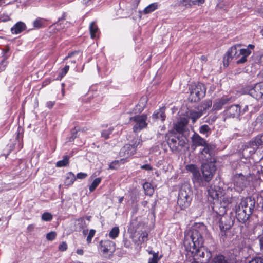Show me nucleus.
I'll return each instance as SVG.
<instances>
[{"label": "nucleus", "mask_w": 263, "mask_h": 263, "mask_svg": "<svg viewBox=\"0 0 263 263\" xmlns=\"http://www.w3.org/2000/svg\"><path fill=\"white\" fill-rule=\"evenodd\" d=\"M255 205V200L252 197L242 199L236 208V217L239 222L249 227L250 222V216L252 213Z\"/></svg>", "instance_id": "3"}, {"label": "nucleus", "mask_w": 263, "mask_h": 263, "mask_svg": "<svg viewBox=\"0 0 263 263\" xmlns=\"http://www.w3.org/2000/svg\"><path fill=\"white\" fill-rule=\"evenodd\" d=\"M56 236H57L56 233L54 231H51L47 234L46 239L48 240L52 241L55 238Z\"/></svg>", "instance_id": "47"}, {"label": "nucleus", "mask_w": 263, "mask_h": 263, "mask_svg": "<svg viewBox=\"0 0 263 263\" xmlns=\"http://www.w3.org/2000/svg\"><path fill=\"white\" fill-rule=\"evenodd\" d=\"M148 234L146 232H143L140 234L139 238V241L140 242H143L147 240Z\"/></svg>", "instance_id": "46"}, {"label": "nucleus", "mask_w": 263, "mask_h": 263, "mask_svg": "<svg viewBox=\"0 0 263 263\" xmlns=\"http://www.w3.org/2000/svg\"><path fill=\"white\" fill-rule=\"evenodd\" d=\"M54 104H55V102L54 101L53 102V101H48L46 103V106L48 108L51 109L53 107Z\"/></svg>", "instance_id": "61"}, {"label": "nucleus", "mask_w": 263, "mask_h": 263, "mask_svg": "<svg viewBox=\"0 0 263 263\" xmlns=\"http://www.w3.org/2000/svg\"><path fill=\"white\" fill-rule=\"evenodd\" d=\"M65 13H64L62 17L59 19L58 21L55 24V25L57 26H58L59 25L61 26L62 25V24L63 23V22L65 21Z\"/></svg>", "instance_id": "57"}, {"label": "nucleus", "mask_w": 263, "mask_h": 263, "mask_svg": "<svg viewBox=\"0 0 263 263\" xmlns=\"http://www.w3.org/2000/svg\"><path fill=\"white\" fill-rule=\"evenodd\" d=\"M79 51H74V52H71V53H68V55H67V56H66V57L65 58L64 60H67L68 58H71V57H73L74 55H75V54H79Z\"/></svg>", "instance_id": "60"}, {"label": "nucleus", "mask_w": 263, "mask_h": 263, "mask_svg": "<svg viewBox=\"0 0 263 263\" xmlns=\"http://www.w3.org/2000/svg\"><path fill=\"white\" fill-rule=\"evenodd\" d=\"M69 69V65H66L61 70V71L59 73L58 77H57V80H61L66 74L68 72Z\"/></svg>", "instance_id": "39"}, {"label": "nucleus", "mask_w": 263, "mask_h": 263, "mask_svg": "<svg viewBox=\"0 0 263 263\" xmlns=\"http://www.w3.org/2000/svg\"><path fill=\"white\" fill-rule=\"evenodd\" d=\"M141 168L142 170H145L147 171L152 170L153 168L149 164H145L141 166Z\"/></svg>", "instance_id": "59"}, {"label": "nucleus", "mask_w": 263, "mask_h": 263, "mask_svg": "<svg viewBox=\"0 0 263 263\" xmlns=\"http://www.w3.org/2000/svg\"><path fill=\"white\" fill-rule=\"evenodd\" d=\"M231 180L234 190L238 193H241L250 185L251 181L258 180L263 181V172L257 170L252 174L250 172L236 173L232 175Z\"/></svg>", "instance_id": "2"}, {"label": "nucleus", "mask_w": 263, "mask_h": 263, "mask_svg": "<svg viewBox=\"0 0 263 263\" xmlns=\"http://www.w3.org/2000/svg\"><path fill=\"white\" fill-rule=\"evenodd\" d=\"M35 228V226L34 224H30L27 227V230L28 232H32L33 231Z\"/></svg>", "instance_id": "63"}, {"label": "nucleus", "mask_w": 263, "mask_h": 263, "mask_svg": "<svg viewBox=\"0 0 263 263\" xmlns=\"http://www.w3.org/2000/svg\"><path fill=\"white\" fill-rule=\"evenodd\" d=\"M123 242L124 246L125 248H128V249H131L132 248V242L129 240H128L127 239H124Z\"/></svg>", "instance_id": "53"}, {"label": "nucleus", "mask_w": 263, "mask_h": 263, "mask_svg": "<svg viewBox=\"0 0 263 263\" xmlns=\"http://www.w3.org/2000/svg\"><path fill=\"white\" fill-rule=\"evenodd\" d=\"M244 92L256 100L263 98V83L256 84L254 86H247L244 88Z\"/></svg>", "instance_id": "10"}, {"label": "nucleus", "mask_w": 263, "mask_h": 263, "mask_svg": "<svg viewBox=\"0 0 263 263\" xmlns=\"http://www.w3.org/2000/svg\"><path fill=\"white\" fill-rule=\"evenodd\" d=\"M198 157L202 164L215 162V160L214 157L213 148L212 146L209 144L204 146L199 153Z\"/></svg>", "instance_id": "9"}, {"label": "nucleus", "mask_w": 263, "mask_h": 263, "mask_svg": "<svg viewBox=\"0 0 263 263\" xmlns=\"http://www.w3.org/2000/svg\"><path fill=\"white\" fill-rule=\"evenodd\" d=\"M199 132L201 134L205 135V137H207L210 135L211 130L209 125L204 124L200 127L199 129Z\"/></svg>", "instance_id": "32"}, {"label": "nucleus", "mask_w": 263, "mask_h": 263, "mask_svg": "<svg viewBox=\"0 0 263 263\" xmlns=\"http://www.w3.org/2000/svg\"><path fill=\"white\" fill-rule=\"evenodd\" d=\"M76 180V177L73 173L69 172L67 174L65 183L69 185L72 184Z\"/></svg>", "instance_id": "33"}, {"label": "nucleus", "mask_w": 263, "mask_h": 263, "mask_svg": "<svg viewBox=\"0 0 263 263\" xmlns=\"http://www.w3.org/2000/svg\"><path fill=\"white\" fill-rule=\"evenodd\" d=\"M119 228L118 227H115L112 228L109 233V236L112 239H116L118 237L119 234Z\"/></svg>", "instance_id": "35"}, {"label": "nucleus", "mask_w": 263, "mask_h": 263, "mask_svg": "<svg viewBox=\"0 0 263 263\" xmlns=\"http://www.w3.org/2000/svg\"><path fill=\"white\" fill-rule=\"evenodd\" d=\"M43 22L41 19L38 18L33 22V26L35 28H40L42 26Z\"/></svg>", "instance_id": "50"}, {"label": "nucleus", "mask_w": 263, "mask_h": 263, "mask_svg": "<svg viewBox=\"0 0 263 263\" xmlns=\"http://www.w3.org/2000/svg\"><path fill=\"white\" fill-rule=\"evenodd\" d=\"M77 253L79 255H82L84 253V251L82 249H78L77 250Z\"/></svg>", "instance_id": "64"}, {"label": "nucleus", "mask_w": 263, "mask_h": 263, "mask_svg": "<svg viewBox=\"0 0 263 263\" xmlns=\"http://www.w3.org/2000/svg\"><path fill=\"white\" fill-rule=\"evenodd\" d=\"M205 0H180V4L183 6L187 7L192 5H200L203 4Z\"/></svg>", "instance_id": "25"}, {"label": "nucleus", "mask_w": 263, "mask_h": 263, "mask_svg": "<svg viewBox=\"0 0 263 263\" xmlns=\"http://www.w3.org/2000/svg\"><path fill=\"white\" fill-rule=\"evenodd\" d=\"M101 181V178H96L91 183V184L89 186V190L90 192H93L95 190L98 185L100 183Z\"/></svg>", "instance_id": "37"}, {"label": "nucleus", "mask_w": 263, "mask_h": 263, "mask_svg": "<svg viewBox=\"0 0 263 263\" xmlns=\"http://www.w3.org/2000/svg\"><path fill=\"white\" fill-rule=\"evenodd\" d=\"M160 259L158 257V253L153 252V257L149 258L148 263H158Z\"/></svg>", "instance_id": "41"}, {"label": "nucleus", "mask_w": 263, "mask_h": 263, "mask_svg": "<svg viewBox=\"0 0 263 263\" xmlns=\"http://www.w3.org/2000/svg\"><path fill=\"white\" fill-rule=\"evenodd\" d=\"M10 20V18L9 16L7 14H3L2 15H0V22H7V21H9Z\"/></svg>", "instance_id": "54"}, {"label": "nucleus", "mask_w": 263, "mask_h": 263, "mask_svg": "<svg viewBox=\"0 0 263 263\" xmlns=\"http://www.w3.org/2000/svg\"><path fill=\"white\" fill-rule=\"evenodd\" d=\"M178 141L177 142V144L179 146V147H180L181 148L184 146L185 144L186 143V139L183 137V136H179L178 137Z\"/></svg>", "instance_id": "45"}, {"label": "nucleus", "mask_w": 263, "mask_h": 263, "mask_svg": "<svg viewBox=\"0 0 263 263\" xmlns=\"http://www.w3.org/2000/svg\"><path fill=\"white\" fill-rule=\"evenodd\" d=\"M230 101V98L226 97L216 99L213 103V110L217 111L221 109L224 105L229 103Z\"/></svg>", "instance_id": "18"}, {"label": "nucleus", "mask_w": 263, "mask_h": 263, "mask_svg": "<svg viewBox=\"0 0 263 263\" xmlns=\"http://www.w3.org/2000/svg\"><path fill=\"white\" fill-rule=\"evenodd\" d=\"M193 145L195 147L197 146H205L206 145L209 144L206 140L202 138L200 135L197 133H194L191 137Z\"/></svg>", "instance_id": "19"}, {"label": "nucleus", "mask_w": 263, "mask_h": 263, "mask_svg": "<svg viewBox=\"0 0 263 263\" xmlns=\"http://www.w3.org/2000/svg\"><path fill=\"white\" fill-rule=\"evenodd\" d=\"M240 45H236L231 47L226 52L223 58V64L225 66L229 65V62L233 60H237L240 55L242 57L237 60V64H242L247 61V57L251 53V50L254 46L250 44L247 48L238 49L240 47Z\"/></svg>", "instance_id": "4"}, {"label": "nucleus", "mask_w": 263, "mask_h": 263, "mask_svg": "<svg viewBox=\"0 0 263 263\" xmlns=\"http://www.w3.org/2000/svg\"><path fill=\"white\" fill-rule=\"evenodd\" d=\"M198 110H190L187 112L188 118L191 119L192 122L194 123L203 114L202 109L198 108Z\"/></svg>", "instance_id": "22"}, {"label": "nucleus", "mask_w": 263, "mask_h": 263, "mask_svg": "<svg viewBox=\"0 0 263 263\" xmlns=\"http://www.w3.org/2000/svg\"><path fill=\"white\" fill-rule=\"evenodd\" d=\"M214 163H205L202 164V174L208 182L212 179L216 171Z\"/></svg>", "instance_id": "12"}, {"label": "nucleus", "mask_w": 263, "mask_h": 263, "mask_svg": "<svg viewBox=\"0 0 263 263\" xmlns=\"http://www.w3.org/2000/svg\"><path fill=\"white\" fill-rule=\"evenodd\" d=\"M52 218V215L49 212H45L42 215V219L45 221H50Z\"/></svg>", "instance_id": "44"}, {"label": "nucleus", "mask_w": 263, "mask_h": 263, "mask_svg": "<svg viewBox=\"0 0 263 263\" xmlns=\"http://www.w3.org/2000/svg\"><path fill=\"white\" fill-rule=\"evenodd\" d=\"M114 128L112 127H110L109 128L106 130H104L102 132V136L105 139H108L109 138V136L111 134L114 130Z\"/></svg>", "instance_id": "43"}, {"label": "nucleus", "mask_w": 263, "mask_h": 263, "mask_svg": "<svg viewBox=\"0 0 263 263\" xmlns=\"http://www.w3.org/2000/svg\"><path fill=\"white\" fill-rule=\"evenodd\" d=\"M69 157L67 155L64 156L63 159L58 161L56 163V166L61 167L66 166L69 163Z\"/></svg>", "instance_id": "36"}, {"label": "nucleus", "mask_w": 263, "mask_h": 263, "mask_svg": "<svg viewBox=\"0 0 263 263\" xmlns=\"http://www.w3.org/2000/svg\"><path fill=\"white\" fill-rule=\"evenodd\" d=\"M178 141V137H174L168 140V144L173 152H177L178 151L179 146L177 144Z\"/></svg>", "instance_id": "26"}, {"label": "nucleus", "mask_w": 263, "mask_h": 263, "mask_svg": "<svg viewBox=\"0 0 263 263\" xmlns=\"http://www.w3.org/2000/svg\"><path fill=\"white\" fill-rule=\"evenodd\" d=\"M189 122V118L187 117H180L174 124V129L178 134L182 135L188 130L187 125Z\"/></svg>", "instance_id": "14"}, {"label": "nucleus", "mask_w": 263, "mask_h": 263, "mask_svg": "<svg viewBox=\"0 0 263 263\" xmlns=\"http://www.w3.org/2000/svg\"><path fill=\"white\" fill-rule=\"evenodd\" d=\"M209 263H210L209 262ZM211 263H228L223 255L218 256L212 261Z\"/></svg>", "instance_id": "40"}, {"label": "nucleus", "mask_w": 263, "mask_h": 263, "mask_svg": "<svg viewBox=\"0 0 263 263\" xmlns=\"http://www.w3.org/2000/svg\"><path fill=\"white\" fill-rule=\"evenodd\" d=\"M27 27L26 24L23 22L20 21L16 23L11 28V33L13 34H17L22 33L26 30Z\"/></svg>", "instance_id": "21"}, {"label": "nucleus", "mask_w": 263, "mask_h": 263, "mask_svg": "<svg viewBox=\"0 0 263 263\" xmlns=\"http://www.w3.org/2000/svg\"><path fill=\"white\" fill-rule=\"evenodd\" d=\"M249 263H263L262 257H256L252 259Z\"/></svg>", "instance_id": "55"}, {"label": "nucleus", "mask_w": 263, "mask_h": 263, "mask_svg": "<svg viewBox=\"0 0 263 263\" xmlns=\"http://www.w3.org/2000/svg\"><path fill=\"white\" fill-rule=\"evenodd\" d=\"M59 249L60 250L62 251H65L67 249V245L66 242H63L61 244H60L59 246Z\"/></svg>", "instance_id": "56"}, {"label": "nucleus", "mask_w": 263, "mask_h": 263, "mask_svg": "<svg viewBox=\"0 0 263 263\" xmlns=\"http://www.w3.org/2000/svg\"><path fill=\"white\" fill-rule=\"evenodd\" d=\"M206 227L202 223H196L191 232L185 234L184 245L193 256L191 263H209L212 255L203 246V237L207 234Z\"/></svg>", "instance_id": "1"}, {"label": "nucleus", "mask_w": 263, "mask_h": 263, "mask_svg": "<svg viewBox=\"0 0 263 263\" xmlns=\"http://www.w3.org/2000/svg\"><path fill=\"white\" fill-rule=\"evenodd\" d=\"M142 141L138 137H135L132 140L130 141L129 144L125 145L120 150L119 155L121 157L126 158L134 155L137 148L139 146H141Z\"/></svg>", "instance_id": "6"}, {"label": "nucleus", "mask_w": 263, "mask_h": 263, "mask_svg": "<svg viewBox=\"0 0 263 263\" xmlns=\"http://www.w3.org/2000/svg\"><path fill=\"white\" fill-rule=\"evenodd\" d=\"M212 215L214 219L215 222L219 223L221 237H225L226 231L229 230L233 225V221L231 217L228 215H223L218 213L217 211L215 210V207L213 208V213Z\"/></svg>", "instance_id": "5"}, {"label": "nucleus", "mask_w": 263, "mask_h": 263, "mask_svg": "<svg viewBox=\"0 0 263 263\" xmlns=\"http://www.w3.org/2000/svg\"><path fill=\"white\" fill-rule=\"evenodd\" d=\"M145 195L151 196L154 192L152 185L149 182H145L143 185Z\"/></svg>", "instance_id": "29"}, {"label": "nucleus", "mask_w": 263, "mask_h": 263, "mask_svg": "<svg viewBox=\"0 0 263 263\" xmlns=\"http://www.w3.org/2000/svg\"><path fill=\"white\" fill-rule=\"evenodd\" d=\"M190 202L187 200H182L178 198L177 203L182 209L187 207L190 205Z\"/></svg>", "instance_id": "42"}, {"label": "nucleus", "mask_w": 263, "mask_h": 263, "mask_svg": "<svg viewBox=\"0 0 263 263\" xmlns=\"http://www.w3.org/2000/svg\"><path fill=\"white\" fill-rule=\"evenodd\" d=\"M256 124H259L263 127V114L258 116L256 119Z\"/></svg>", "instance_id": "51"}, {"label": "nucleus", "mask_w": 263, "mask_h": 263, "mask_svg": "<svg viewBox=\"0 0 263 263\" xmlns=\"http://www.w3.org/2000/svg\"><path fill=\"white\" fill-rule=\"evenodd\" d=\"M186 170L192 173V181L195 185L204 186L206 185L207 181L201 176L197 166L194 164H189L185 166Z\"/></svg>", "instance_id": "7"}, {"label": "nucleus", "mask_w": 263, "mask_h": 263, "mask_svg": "<svg viewBox=\"0 0 263 263\" xmlns=\"http://www.w3.org/2000/svg\"><path fill=\"white\" fill-rule=\"evenodd\" d=\"M206 90L205 85L201 83H198L192 85L190 91L191 101L198 102L205 96Z\"/></svg>", "instance_id": "8"}, {"label": "nucleus", "mask_w": 263, "mask_h": 263, "mask_svg": "<svg viewBox=\"0 0 263 263\" xmlns=\"http://www.w3.org/2000/svg\"><path fill=\"white\" fill-rule=\"evenodd\" d=\"M86 226V221L83 218H80L75 221L74 227L77 231H81Z\"/></svg>", "instance_id": "28"}, {"label": "nucleus", "mask_w": 263, "mask_h": 263, "mask_svg": "<svg viewBox=\"0 0 263 263\" xmlns=\"http://www.w3.org/2000/svg\"><path fill=\"white\" fill-rule=\"evenodd\" d=\"M95 232L96 231L95 230L91 229L90 230L89 234L87 237V241L88 243L91 242L92 238L95 235Z\"/></svg>", "instance_id": "49"}, {"label": "nucleus", "mask_w": 263, "mask_h": 263, "mask_svg": "<svg viewBox=\"0 0 263 263\" xmlns=\"http://www.w3.org/2000/svg\"><path fill=\"white\" fill-rule=\"evenodd\" d=\"M208 193L212 199H218L222 196L223 190L219 186L211 185L208 188Z\"/></svg>", "instance_id": "15"}, {"label": "nucleus", "mask_w": 263, "mask_h": 263, "mask_svg": "<svg viewBox=\"0 0 263 263\" xmlns=\"http://www.w3.org/2000/svg\"><path fill=\"white\" fill-rule=\"evenodd\" d=\"M178 198L182 200H187L189 202H190L191 201L190 196L187 193L186 191L182 189L179 191Z\"/></svg>", "instance_id": "34"}, {"label": "nucleus", "mask_w": 263, "mask_h": 263, "mask_svg": "<svg viewBox=\"0 0 263 263\" xmlns=\"http://www.w3.org/2000/svg\"><path fill=\"white\" fill-rule=\"evenodd\" d=\"M8 57V56H6L5 58H3V60L0 62V70L2 71L5 69V68L7 64L6 60Z\"/></svg>", "instance_id": "48"}, {"label": "nucleus", "mask_w": 263, "mask_h": 263, "mask_svg": "<svg viewBox=\"0 0 263 263\" xmlns=\"http://www.w3.org/2000/svg\"><path fill=\"white\" fill-rule=\"evenodd\" d=\"M159 6V5L157 2L152 3L145 8L143 11V13L144 14L151 13L157 10Z\"/></svg>", "instance_id": "27"}, {"label": "nucleus", "mask_w": 263, "mask_h": 263, "mask_svg": "<svg viewBox=\"0 0 263 263\" xmlns=\"http://www.w3.org/2000/svg\"><path fill=\"white\" fill-rule=\"evenodd\" d=\"M89 31L90 36L92 39H94L97 36V33L99 31V29L95 22H91L89 25Z\"/></svg>", "instance_id": "30"}, {"label": "nucleus", "mask_w": 263, "mask_h": 263, "mask_svg": "<svg viewBox=\"0 0 263 263\" xmlns=\"http://www.w3.org/2000/svg\"><path fill=\"white\" fill-rule=\"evenodd\" d=\"M257 239L259 241L260 251L263 254V234L258 236Z\"/></svg>", "instance_id": "52"}, {"label": "nucleus", "mask_w": 263, "mask_h": 263, "mask_svg": "<svg viewBox=\"0 0 263 263\" xmlns=\"http://www.w3.org/2000/svg\"><path fill=\"white\" fill-rule=\"evenodd\" d=\"M212 105V101L211 100H205L202 104L200 109H202L203 112L207 109L211 107Z\"/></svg>", "instance_id": "38"}, {"label": "nucleus", "mask_w": 263, "mask_h": 263, "mask_svg": "<svg viewBox=\"0 0 263 263\" xmlns=\"http://www.w3.org/2000/svg\"><path fill=\"white\" fill-rule=\"evenodd\" d=\"M147 116L145 114L135 116L130 118V121H134L135 124L133 126V131L134 133H138L146 127Z\"/></svg>", "instance_id": "11"}, {"label": "nucleus", "mask_w": 263, "mask_h": 263, "mask_svg": "<svg viewBox=\"0 0 263 263\" xmlns=\"http://www.w3.org/2000/svg\"><path fill=\"white\" fill-rule=\"evenodd\" d=\"M263 145V133L259 134L250 140L247 145L248 148L253 149V152L254 153L259 146Z\"/></svg>", "instance_id": "16"}, {"label": "nucleus", "mask_w": 263, "mask_h": 263, "mask_svg": "<svg viewBox=\"0 0 263 263\" xmlns=\"http://www.w3.org/2000/svg\"><path fill=\"white\" fill-rule=\"evenodd\" d=\"M21 129L18 128V133L17 137L15 139V143L14 144H10L9 146L10 147V152L13 151L15 148V145H17L16 148L18 151H20L23 148V143H22V137L23 136L20 133Z\"/></svg>", "instance_id": "20"}, {"label": "nucleus", "mask_w": 263, "mask_h": 263, "mask_svg": "<svg viewBox=\"0 0 263 263\" xmlns=\"http://www.w3.org/2000/svg\"><path fill=\"white\" fill-rule=\"evenodd\" d=\"M126 161V159L123 158L119 160H115L111 162L109 165V168L111 170L117 169L120 165V164H124Z\"/></svg>", "instance_id": "31"}, {"label": "nucleus", "mask_w": 263, "mask_h": 263, "mask_svg": "<svg viewBox=\"0 0 263 263\" xmlns=\"http://www.w3.org/2000/svg\"><path fill=\"white\" fill-rule=\"evenodd\" d=\"M9 51V48L8 47L6 48L5 49H4L2 50V54L3 58H5L7 55V53Z\"/></svg>", "instance_id": "62"}, {"label": "nucleus", "mask_w": 263, "mask_h": 263, "mask_svg": "<svg viewBox=\"0 0 263 263\" xmlns=\"http://www.w3.org/2000/svg\"><path fill=\"white\" fill-rule=\"evenodd\" d=\"M87 176V175L86 173L81 172L77 174V178L79 179H83L86 178Z\"/></svg>", "instance_id": "58"}, {"label": "nucleus", "mask_w": 263, "mask_h": 263, "mask_svg": "<svg viewBox=\"0 0 263 263\" xmlns=\"http://www.w3.org/2000/svg\"><path fill=\"white\" fill-rule=\"evenodd\" d=\"M100 246L101 251L104 253L112 252L115 250V243L109 240H101Z\"/></svg>", "instance_id": "17"}, {"label": "nucleus", "mask_w": 263, "mask_h": 263, "mask_svg": "<svg viewBox=\"0 0 263 263\" xmlns=\"http://www.w3.org/2000/svg\"><path fill=\"white\" fill-rule=\"evenodd\" d=\"M240 106L238 104L232 105L223 112L224 120L227 118H238L241 114Z\"/></svg>", "instance_id": "13"}, {"label": "nucleus", "mask_w": 263, "mask_h": 263, "mask_svg": "<svg viewBox=\"0 0 263 263\" xmlns=\"http://www.w3.org/2000/svg\"><path fill=\"white\" fill-rule=\"evenodd\" d=\"M220 201V204L222 208V213L226 212V208L232 203L234 199L230 196H223Z\"/></svg>", "instance_id": "24"}, {"label": "nucleus", "mask_w": 263, "mask_h": 263, "mask_svg": "<svg viewBox=\"0 0 263 263\" xmlns=\"http://www.w3.org/2000/svg\"><path fill=\"white\" fill-rule=\"evenodd\" d=\"M165 107H162L154 111L152 115V118L154 120H161L162 121L165 120L166 116L165 114Z\"/></svg>", "instance_id": "23"}]
</instances>
